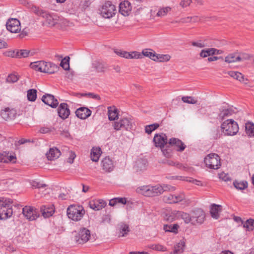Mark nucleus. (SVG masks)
Listing matches in <instances>:
<instances>
[{"label": "nucleus", "instance_id": "nucleus-1", "mask_svg": "<svg viewBox=\"0 0 254 254\" xmlns=\"http://www.w3.org/2000/svg\"><path fill=\"white\" fill-rule=\"evenodd\" d=\"M179 219H182L185 223H190L192 225L201 224L203 223L205 217L204 212L201 209L197 210L195 212L194 215L192 216L181 211H179Z\"/></svg>", "mask_w": 254, "mask_h": 254}, {"label": "nucleus", "instance_id": "nucleus-2", "mask_svg": "<svg viewBox=\"0 0 254 254\" xmlns=\"http://www.w3.org/2000/svg\"><path fill=\"white\" fill-rule=\"evenodd\" d=\"M30 67L36 71L50 74L54 73L58 68V66L55 64L44 61H37L31 63Z\"/></svg>", "mask_w": 254, "mask_h": 254}, {"label": "nucleus", "instance_id": "nucleus-3", "mask_svg": "<svg viewBox=\"0 0 254 254\" xmlns=\"http://www.w3.org/2000/svg\"><path fill=\"white\" fill-rule=\"evenodd\" d=\"M136 191L145 196L152 197L159 195L164 192L163 188L160 185L143 186L138 187Z\"/></svg>", "mask_w": 254, "mask_h": 254}, {"label": "nucleus", "instance_id": "nucleus-4", "mask_svg": "<svg viewBox=\"0 0 254 254\" xmlns=\"http://www.w3.org/2000/svg\"><path fill=\"white\" fill-rule=\"evenodd\" d=\"M221 128L225 135H235L239 131L237 123L232 119H228L223 122Z\"/></svg>", "mask_w": 254, "mask_h": 254}, {"label": "nucleus", "instance_id": "nucleus-5", "mask_svg": "<svg viewBox=\"0 0 254 254\" xmlns=\"http://www.w3.org/2000/svg\"><path fill=\"white\" fill-rule=\"evenodd\" d=\"M68 217L73 221H78L81 219L85 214V211L82 206L71 205L66 210Z\"/></svg>", "mask_w": 254, "mask_h": 254}, {"label": "nucleus", "instance_id": "nucleus-6", "mask_svg": "<svg viewBox=\"0 0 254 254\" xmlns=\"http://www.w3.org/2000/svg\"><path fill=\"white\" fill-rule=\"evenodd\" d=\"M0 201V220L6 219L12 214L11 201L10 199H4L1 198Z\"/></svg>", "mask_w": 254, "mask_h": 254}, {"label": "nucleus", "instance_id": "nucleus-7", "mask_svg": "<svg viewBox=\"0 0 254 254\" xmlns=\"http://www.w3.org/2000/svg\"><path fill=\"white\" fill-rule=\"evenodd\" d=\"M204 163L207 167L216 170L221 166L220 158L215 153L210 154L204 158Z\"/></svg>", "mask_w": 254, "mask_h": 254}, {"label": "nucleus", "instance_id": "nucleus-8", "mask_svg": "<svg viewBox=\"0 0 254 254\" xmlns=\"http://www.w3.org/2000/svg\"><path fill=\"white\" fill-rule=\"evenodd\" d=\"M33 10L37 15L45 18L49 24L53 26L57 23L58 17L56 15L51 14L47 11L37 7H34Z\"/></svg>", "mask_w": 254, "mask_h": 254}, {"label": "nucleus", "instance_id": "nucleus-9", "mask_svg": "<svg viewBox=\"0 0 254 254\" xmlns=\"http://www.w3.org/2000/svg\"><path fill=\"white\" fill-rule=\"evenodd\" d=\"M116 11L115 6L110 1H107L102 5L101 14L105 18H110L115 14Z\"/></svg>", "mask_w": 254, "mask_h": 254}, {"label": "nucleus", "instance_id": "nucleus-10", "mask_svg": "<svg viewBox=\"0 0 254 254\" xmlns=\"http://www.w3.org/2000/svg\"><path fill=\"white\" fill-rule=\"evenodd\" d=\"M114 128L116 130L125 129L128 130L132 127V122L130 118H123L119 121L115 122L113 125Z\"/></svg>", "mask_w": 254, "mask_h": 254}, {"label": "nucleus", "instance_id": "nucleus-11", "mask_svg": "<svg viewBox=\"0 0 254 254\" xmlns=\"http://www.w3.org/2000/svg\"><path fill=\"white\" fill-rule=\"evenodd\" d=\"M91 237L90 231L86 228H81L75 237V240L79 244L86 243Z\"/></svg>", "mask_w": 254, "mask_h": 254}, {"label": "nucleus", "instance_id": "nucleus-12", "mask_svg": "<svg viewBox=\"0 0 254 254\" xmlns=\"http://www.w3.org/2000/svg\"><path fill=\"white\" fill-rule=\"evenodd\" d=\"M22 213L24 217L30 221L36 220L39 216L37 209L29 206H26L23 208Z\"/></svg>", "mask_w": 254, "mask_h": 254}, {"label": "nucleus", "instance_id": "nucleus-13", "mask_svg": "<svg viewBox=\"0 0 254 254\" xmlns=\"http://www.w3.org/2000/svg\"><path fill=\"white\" fill-rule=\"evenodd\" d=\"M7 29L11 33H18L20 31V22L16 18L9 19L6 24Z\"/></svg>", "mask_w": 254, "mask_h": 254}, {"label": "nucleus", "instance_id": "nucleus-14", "mask_svg": "<svg viewBox=\"0 0 254 254\" xmlns=\"http://www.w3.org/2000/svg\"><path fill=\"white\" fill-rule=\"evenodd\" d=\"M153 142L156 147L160 148H164L165 145L168 142L167 137L164 133L155 134L153 138Z\"/></svg>", "mask_w": 254, "mask_h": 254}, {"label": "nucleus", "instance_id": "nucleus-15", "mask_svg": "<svg viewBox=\"0 0 254 254\" xmlns=\"http://www.w3.org/2000/svg\"><path fill=\"white\" fill-rule=\"evenodd\" d=\"M168 144L178 152H183L186 147V145L179 138L172 137L169 139Z\"/></svg>", "mask_w": 254, "mask_h": 254}, {"label": "nucleus", "instance_id": "nucleus-16", "mask_svg": "<svg viewBox=\"0 0 254 254\" xmlns=\"http://www.w3.org/2000/svg\"><path fill=\"white\" fill-rule=\"evenodd\" d=\"M16 157L15 154L10 153L9 151H3L0 153V162L4 163H15Z\"/></svg>", "mask_w": 254, "mask_h": 254}, {"label": "nucleus", "instance_id": "nucleus-17", "mask_svg": "<svg viewBox=\"0 0 254 254\" xmlns=\"http://www.w3.org/2000/svg\"><path fill=\"white\" fill-rule=\"evenodd\" d=\"M42 101L45 104L53 108H56L59 104V102L55 97L50 94H45L42 97Z\"/></svg>", "mask_w": 254, "mask_h": 254}, {"label": "nucleus", "instance_id": "nucleus-18", "mask_svg": "<svg viewBox=\"0 0 254 254\" xmlns=\"http://www.w3.org/2000/svg\"><path fill=\"white\" fill-rule=\"evenodd\" d=\"M101 167L106 172H111L114 168V162L109 157H105L101 161Z\"/></svg>", "mask_w": 254, "mask_h": 254}, {"label": "nucleus", "instance_id": "nucleus-19", "mask_svg": "<svg viewBox=\"0 0 254 254\" xmlns=\"http://www.w3.org/2000/svg\"><path fill=\"white\" fill-rule=\"evenodd\" d=\"M58 113L59 117L62 119H67L70 114L68 105L65 103H61L58 108Z\"/></svg>", "mask_w": 254, "mask_h": 254}, {"label": "nucleus", "instance_id": "nucleus-20", "mask_svg": "<svg viewBox=\"0 0 254 254\" xmlns=\"http://www.w3.org/2000/svg\"><path fill=\"white\" fill-rule=\"evenodd\" d=\"M115 53L118 56L126 59H139L141 57V55L137 52L128 53L120 50L115 51Z\"/></svg>", "mask_w": 254, "mask_h": 254}, {"label": "nucleus", "instance_id": "nucleus-21", "mask_svg": "<svg viewBox=\"0 0 254 254\" xmlns=\"http://www.w3.org/2000/svg\"><path fill=\"white\" fill-rule=\"evenodd\" d=\"M222 53L223 51L222 50H217L215 48H208L202 50L199 53V56L201 58H204L210 56L219 55Z\"/></svg>", "mask_w": 254, "mask_h": 254}, {"label": "nucleus", "instance_id": "nucleus-22", "mask_svg": "<svg viewBox=\"0 0 254 254\" xmlns=\"http://www.w3.org/2000/svg\"><path fill=\"white\" fill-rule=\"evenodd\" d=\"M76 116L80 119H86L91 116V111L86 107H80L75 112Z\"/></svg>", "mask_w": 254, "mask_h": 254}, {"label": "nucleus", "instance_id": "nucleus-23", "mask_svg": "<svg viewBox=\"0 0 254 254\" xmlns=\"http://www.w3.org/2000/svg\"><path fill=\"white\" fill-rule=\"evenodd\" d=\"M16 111L15 110L9 108L5 109L1 112L0 115L5 120H12L16 116Z\"/></svg>", "mask_w": 254, "mask_h": 254}, {"label": "nucleus", "instance_id": "nucleus-24", "mask_svg": "<svg viewBox=\"0 0 254 254\" xmlns=\"http://www.w3.org/2000/svg\"><path fill=\"white\" fill-rule=\"evenodd\" d=\"M90 207L94 210H100L106 205V202L102 199L94 200L90 201Z\"/></svg>", "mask_w": 254, "mask_h": 254}, {"label": "nucleus", "instance_id": "nucleus-25", "mask_svg": "<svg viewBox=\"0 0 254 254\" xmlns=\"http://www.w3.org/2000/svg\"><path fill=\"white\" fill-rule=\"evenodd\" d=\"M131 9V6L130 3L128 1H124L120 4L119 11L120 13L124 16L128 15Z\"/></svg>", "mask_w": 254, "mask_h": 254}, {"label": "nucleus", "instance_id": "nucleus-26", "mask_svg": "<svg viewBox=\"0 0 254 254\" xmlns=\"http://www.w3.org/2000/svg\"><path fill=\"white\" fill-rule=\"evenodd\" d=\"M179 212L177 210L167 211L164 215V219L169 222H172L175 220L179 219Z\"/></svg>", "mask_w": 254, "mask_h": 254}, {"label": "nucleus", "instance_id": "nucleus-27", "mask_svg": "<svg viewBox=\"0 0 254 254\" xmlns=\"http://www.w3.org/2000/svg\"><path fill=\"white\" fill-rule=\"evenodd\" d=\"M234 114H235V112L232 108L223 109L220 111L218 116V119L222 121L233 116Z\"/></svg>", "mask_w": 254, "mask_h": 254}, {"label": "nucleus", "instance_id": "nucleus-28", "mask_svg": "<svg viewBox=\"0 0 254 254\" xmlns=\"http://www.w3.org/2000/svg\"><path fill=\"white\" fill-rule=\"evenodd\" d=\"M231 77L236 79L244 84L248 83V79L245 78L244 75L238 71H229L227 72Z\"/></svg>", "mask_w": 254, "mask_h": 254}, {"label": "nucleus", "instance_id": "nucleus-29", "mask_svg": "<svg viewBox=\"0 0 254 254\" xmlns=\"http://www.w3.org/2000/svg\"><path fill=\"white\" fill-rule=\"evenodd\" d=\"M46 155L48 160H53L60 157L61 151L57 148H50Z\"/></svg>", "mask_w": 254, "mask_h": 254}, {"label": "nucleus", "instance_id": "nucleus-30", "mask_svg": "<svg viewBox=\"0 0 254 254\" xmlns=\"http://www.w3.org/2000/svg\"><path fill=\"white\" fill-rule=\"evenodd\" d=\"M238 53L234 52L229 54L225 58V62L228 64L239 62Z\"/></svg>", "mask_w": 254, "mask_h": 254}, {"label": "nucleus", "instance_id": "nucleus-31", "mask_svg": "<svg viewBox=\"0 0 254 254\" xmlns=\"http://www.w3.org/2000/svg\"><path fill=\"white\" fill-rule=\"evenodd\" d=\"M41 212L44 218H48L53 214L54 210L52 206H42L41 207Z\"/></svg>", "mask_w": 254, "mask_h": 254}, {"label": "nucleus", "instance_id": "nucleus-32", "mask_svg": "<svg viewBox=\"0 0 254 254\" xmlns=\"http://www.w3.org/2000/svg\"><path fill=\"white\" fill-rule=\"evenodd\" d=\"M221 206L220 205H217L215 204H213L212 205L210 209V214L212 217L216 219L219 218V213L221 211Z\"/></svg>", "mask_w": 254, "mask_h": 254}, {"label": "nucleus", "instance_id": "nucleus-33", "mask_svg": "<svg viewBox=\"0 0 254 254\" xmlns=\"http://www.w3.org/2000/svg\"><path fill=\"white\" fill-rule=\"evenodd\" d=\"M185 246V242L184 240H181L174 246V250L170 254H180L183 252Z\"/></svg>", "mask_w": 254, "mask_h": 254}, {"label": "nucleus", "instance_id": "nucleus-34", "mask_svg": "<svg viewBox=\"0 0 254 254\" xmlns=\"http://www.w3.org/2000/svg\"><path fill=\"white\" fill-rule=\"evenodd\" d=\"M101 154V150L99 147H93L90 153L91 160L94 162H97L99 160Z\"/></svg>", "mask_w": 254, "mask_h": 254}, {"label": "nucleus", "instance_id": "nucleus-35", "mask_svg": "<svg viewBox=\"0 0 254 254\" xmlns=\"http://www.w3.org/2000/svg\"><path fill=\"white\" fill-rule=\"evenodd\" d=\"M108 110V118L110 121H114L118 118V109L114 107H109Z\"/></svg>", "mask_w": 254, "mask_h": 254}, {"label": "nucleus", "instance_id": "nucleus-36", "mask_svg": "<svg viewBox=\"0 0 254 254\" xmlns=\"http://www.w3.org/2000/svg\"><path fill=\"white\" fill-rule=\"evenodd\" d=\"M147 165V161L145 159L138 160L134 165L136 171H141L145 170Z\"/></svg>", "mask_w": 254, "mask_h": 254}, {"label": "nucleus", "instance_id": "nucleus-37", "mask_svg": "<svg viewBox=\"0 0 254 254\" xmlns=\"http://www.w3.org/2000/svg\"><path fill=\"white\" fill-rule=\"evenodd\" d=\"M129 232V226L127 224L122 223L119 226V237L126 236Z\"/></svg>", "mask_w": 254, "mask_h": 254}, {"label": "nucleus", "instance_id": "nucleus-38", "mask_svg": "<svg viewBox=\"0 0 254 254\" xmlns=\"http://www.w3.org/2000/svg\"><path fill=\"white\" fill-rule=\"evenodd\" d=\"M179 226L177 224H167L164 225V230L165 232H172L177 234Z\"/></svg>", "mask_w": 254, "mask_h": 254}, {"label": "nucleus", "instance_id": "nucleus-39", "mask_svg": "<svg viewBox=\"0 0 254 254\" xmlns=\"http://www.w3.org/2000/svg\"><path fill=\"white\" fill-rule=\"evenodd\" d=\"M127 202V199L125 197H115L110 200L109 205L112 206H114L118 203L125 204Z\"/></svg>", "mask_w": 254, "mask_h": 254}, {"label": "nucleus", "instance_id": "nucleus-40", "mask_svg": "<svg viewBox=\"0 0 254 254\" xmlns=\"http://www.w3.org/2000/svg\"><path fill=\"white\" fill-rule=\"evenodd\" d=\"M92 66L98 72H104L106 69L105 64L99 61H95L92 64Z\"/></svg>", "mask_w": 254, "mask_h": 254}, {"label": "nucleus", "instance_id": "nucleus-41", "mask_svg": "<svg viewBox=\"0 0 254 254\" xmlns=\"http://www.w3.org/2000/svg\"><path fill=\"white\" fill-rule=\"evenodd\" d=\"M141 55L147 57H149L151 60L155 61L156 54L151 49H144L142 51V53H140ZM141 57L140 58H141Z\"/></svg>", "mask_w": 254, "mask_h": 254}, {"label": "nucleus", "instance_id": "nucleus-42", "mask_svg": "<svg viewBox=\"0 0 254 254\" xmlns=\"http://www.w3.org/2000/svg\"><path fill=\"white\" fill-rule=\"evenodd\" d=\"M246 131L247 135L250 137L254 136V124L248 122L246 124Z\"/></svg>", "mask_w": 254, "mask_h": 254}, {"label": "nucleus", "instance_id": "nucleus-43", "mask_svg": "<svg viewBox=\"0 0 254 254\" xmlns=\"http://www.w3.org/2000/svg\"><path fill=\"white\" fill-rule=\"evenodd\" d=\"M17 58H23L28 57L29 56H33L30 51L27 50H16Z\"/></svg>", "mask_w": 254, "mask_h": 254}, {"label": "nucleus", "instance_id": "nucleus-44", "mask_svg": "<svg viewBox=\"0 0 254 254\" xmlns=\"http://www.w3.org/2000/svg\"><path fill=\"white\" fill-rule=\"evenodd\" d=\"M27 99L30 101H35L37 98V90L35 89H31L27 91Z\"/></svg>", "mask_w": 254, "mask_h": 254}, {"label": "nucleus", "instance_id": "nucleus-45", "mask_svg": "<svg viewBox=\"0 0 254 254\" xmlns=\"http://www.w3.org/2000/svg\"><path fill=\"white\" fill-rule=\"evenodd\" d=\"M234 186L237 190H243L248 187V183L246 181L238 182L235 181L233 182Z\"/></svg>", "mask_w": 254, "mask_h": 254}, {"label": "nucleus", "instance_id": "nucleus-46", "mask_svg": "<svg viewBox=\"0 0 254 254\" xmlns=\"http://www.w3.org/2000/svg\"><path fill=\"white\" fill-rule=\"evenodd\" d=\"M171 57L169 55L156 54L155 61L156 62H164L170 60Z\"/></svg>", "mask_w": 254, "mask_h": 254}, {"label": "nucleus", "instance_id": "nucleus-47", "mask_svg": "<svg viewBox=\"0 0 254 254\" xmlns=\"http://www.w3.org/2000/svg\"><path fill=\"white\" fill-rule=\"evenodd\" d=\"M243 227L248 231H252L254 229V220L250 219L247 220L243 224Z\"/></svg>", "mask_w": 254, "mask_h": 254}, {"label": "nucleus", "instance_id": "nucleus-48", "mask_svg": "<svg viewBox=\"0 0 254 254\" xmlns=\"http://www.w3.org/2000/svg\"><path fill=\"white\" fill-rule=\"evenodd\" d=\"M171 8L169 6H167L165 7H162L159 9L157 13V16L159 17H163L167 14L168 12L171 11Z\"/></svg>", "mask_w": 254, "mask_h": 254}, {"label": "nucleus", "instance_id": "nucleus-49", "mask_svg": "<svg viewBox=\"0 0 254 254\" xmlns=\"http://www.w3.org/2000/svg\"><path fill=\"white\" fill-rule=\"evenodd\" d=\"M182 100L188 104H195L197 102V100L191 96H184L182 98Z\"/></svg>", "mask_w": 254, "mask_h": 254}, {"label": "nucleus", "instance_id": "nucleus-50", "mask_svg": "<svg viewBox=\"0 0 254 254\" xmlns=\"http://www.w3.org/2000/svg\"><path fill=\"white\" fill-rule=\"evenodd\" d=\"M159 124L156 123L145 126V132L150 134L153 130H155L159 127Z\"/></svg>", "mask_w": 254, "mask_h": 254}, {"label": "nucleus", "instance_id": "nucleus-51", "mask_svg": "<svg viewBox=\"0 0 254 254\" xmlns=\"http://www.w3.org/2000/svg\"><path fill=\"white\" fill-rule=\"evenodd\" d=\"M162 152L163 153V155L166 158H170L172 155L173 152L172 149L170 148L169 146H167L165 148L164 147L163 148H161Z\"/></svg>", "mask_w": 254, "mask_h": 254}, {"label": "nucleus", "instance_id": "nucleus-52", "mask_svg": "<svg viewBox=\"0 0 254 254\" xmlns=\"http://www.w3.org/2000/svg\"><path fill=\"white\" fill-rule=\"evenodd\" d=\"M149 248L152 250L161 252H166L167 250L166 247L160 244L152 245Z\"/></svg>", "mask_w": 254, "mask_h": 254}, {"label": "nucleus", "instance_id": "nucleus-53", "mask_svg": "<svg viewBox=\"0 0 254 254\" xmlns=\"http://www.w3.org/2000/svg\"><path fill=\"white\" fill-rule=\"evenodd\" d=\"M163 201L169 204H173V194L169 193L168 194H166L163 196L162 197Z\"/></svg>", "mask_w": 254, "mask_h": 254}, {"label": "nucleus", "instance_id": "nucleus-54", "mask_svg": "<svg viewBox=\"0 0 254 254\" xmlns=\"http://www.w3.org/2000/svg\"><path fill=\"white\" fill-rule=\"evenodd\" d=\"M191 45L192 46L196 47L199 48H203L206 46L205 44L202 40L193 41L191 42Z\"/></svg>", "mask_w": 254, "mask_h": 254}, {"label": "nucleus", "instance_id": "nucleus-55", "mask_svg": "<svg viewBox=\"0 0 254 254\" xmlns=\"http://www.w3.org/2000/svg\"><path fill=\"white\" fill-rule=\"evenodd\" d=\"M251 56L246 53H238L239 62L244 61L245 60H248L251 59Z\"/></svg>", "mask_w": 254, "mask_h": 254}, {"label": "nucleus", "instance_id": "nucleus-56", "mask_svg": "<svg viewBox=\"0 0 254 254\" xmlns=\"http://www.w3.org/2000/svg\"><path fill=\"white\" fill-rule=\"evenodd\" d=\"M219 177L221 180H222L225 182L231 181V180H232V179H231V177L229 176V174L225 173L224 172L220 173L219 174Z\"/></svg>", "mask_w": 254, "mask_h": 254}, {"label": "nucleus", "instance_id": "nucleus-57", "mask_svg": "<svg viewBox=\"0 0 254 254\" xmlns=\"http://www.w3.org/2000/svg\"><path fill=\"white\" fill-rule=\"evenodd\" d=\"M174 194L177 203L181 202L185 199V195L183 192L175 193Z\"/></svg>", "mask_w": 254, "mask_h": 254}, {"label": "nucleus", "instance_id": "nucleus-58", "mask_svg": "<svg viewBox=\"0 0 254 254\" xmlns=\"http://www.w3.org/2000/svg\"><path fill=\"white\" fill-rule=\"evenodd\" d=\"M18 79L17 76L14 74H10L6 78V81L9 83H14Z\"/></svg>", "mask_w": 254, "mask_h": 254}, {"label": "nucleus", "instance_id": "nucleus-59", "mask_svg": "<svg viewBox=\"0 0 254 254\" xmlns=\"http://www.w3.org/2000/svg\"><path fill=\"white\" fill-rule=\"evenodd\" d=\"M13 139L12 138H9L3 141V144L6 148H11L13 146Z\"/></svg>", "mask_w": 254, "mask_h": 254}, {"label": "nucleus", "instance_id": "nucleus-60", "mask_svg": "<svg viewBox=\"0 0 254 254\" xmlns=\"http://www.w3.org/2000/svg\"><path fill=\"white\" fill-rule=\"evenodd\" d=\"M164 163L167 164L169 166H176L179 168H180L182 166L181 164H180L178 162H175L174 161L171 160H167L165 162H164Z\"/></svg>", "mask_w": 254, "mask_h": 254}, {"label": "nucleus", "instance_id": "nucleus-61", "mask_svg": "<svg viewBox=\"0 0 254 254\" xmlns=\"http://www.w3.org/2000/svg\"><path fill=\"white\" fill-rule=\"evenodd\" d=\"M60 65L65 70H67L69 68V61L65 60V59L62 60Z\"/></svg>", "mask_w": 254, "mask_h": 254}, {"label": "nucleus", "instance_id": "nucleus-62", "mask_svg": "<svg viewBox=\"0 0 254 254\" xmlns=\"http://www.w3.org/2000/svg\"><path fill=\"white\" fill-rule=\"evenodd\" d=\"M191 0H182L180 5L183 8L186 7L190 5L191 3Z\"/></svg>", "mask_w": 254, "mask_h": 254}, {"label": "nucleus", "instance_id": "nucleus-63", "mask_svg": "<svg viewBox=\"0 0 254 254\" xmlns=\"http://www.w3.org/2000/svg\"><path fill=\"white\" fill-rule=\"evenodd\" d=\"M60 134L62 136H63L66 138H71L70 134L67 130H63L61 131Z\"/></svg>", "mask_w": 254, "mask_h": 254}, {"label": "nucleus", "instance_id": "nucleus-64", "mask_svg": "<svg viewBox=\"0 0 254 254\" xmlns=\"http://www.w3.org/2000/svg\"><path fill=\"white\" fill-rule=\"evenodd\" d=\"M162 187L163 188L164 191L166 190L174 191L176 190V188L175 187L171 186L168 185H164L163 187Z\"/></svg>", "mask_w": 254, "mask_h": 254}]
</instances>
